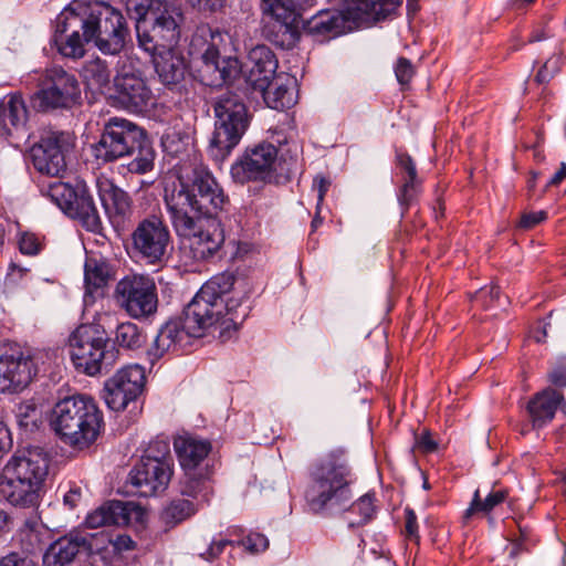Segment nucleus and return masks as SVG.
<instances>
[{
  "mask_svg": "<svg viewBox=\"0 0 566 566\" xmlns=\"http://www.w3.org/2000/svg\"><path fill=\"white\" fill-rule=\"evenodd\" d=\"M232 273H221L207 281L182 311V315L169 319L159 329L147 350L154 364L166 353L184 348L191 337H202L210 327L220 328L221 342L231 339L250 313L243 297H235Z\"/></svg>",
  "mask_w": 566,
  "mask_h": 566,
  "instance_id": "f257e3e1",
  "label": "nucleus"
},
{
  "mask_svg": "<svg viewBox=\"0 0 566 566\" xmlns=\"http://www.w3.org/2000/svg\"><path fill=\"white\" fill-rule=\"evenodd\" d=\"M179 185L165 191V205L176 233L190 243L193 258H213L224 242L217 214L230 203L212 172L199 165L178 178Z\"/></svg>",
  "mask_w": 566,
  "mask_h": 566,
  "instance_id": "f03ea898",
  "label": "nucleus"
},
{
  "mask_svg": "<svg viewBox=\"0 0 566 566\" xmlns=\"http://www.w3.org/2000/svg\"><path fill=\"white\" fill-rule=\"evenodd\" d=\"M356 481L347 450L343 447L332 449L308 469L305 500L310 510L323 515L344 510L357 514V520L348 521L349 528L368 524L376 515V494L368 492L352 502V488Z\"/></svg>",
  "mask_w": 566,
  "mask_h": 566,
  "instance_id": "7ed1b4c3",
  "label": "nucleus"
},
{
  "mask_svg": "<svg viewBox=\"0 0 566 566\" xmlns=\"http://www.w3.org/2000/svg\"><path fill=\"white\" fill-rule=\"evenodd\" d=\"M49 468L50 457L41 448L18 450L2 469L1 497L14 507L38 509L44 493Z\"/></svg>",
  "mask_w": 566,
  "mask_h": 566,
  "instance_id": "20e7f679",
  "label": "nucleus"
},
{
  "mask_svg": "<svg viewBox=\"0 0 566 566\" xmlns=\"http://www.w3.org/2000/svg\"><path fill=\"white\" fill-rule=\"evenodd\" d=\"M50 427L63 443L83 450L99 436L103 413L92 397L74 395L54 405Z\"/></svg>",
  "mask_w": 566,
  "mask_h": 566,
  "instance_id": "39448f33",
  "label": "nucleus"
},
{
  "mask_svg": "<svg viewBox=\"0 0 566 566\" xmlns=\"http://www.w3.org/2000/svg\"><path fill=\"white\" fill-rule=\"evenodd\" d=\"M69 354L77 373L90 377L108 374L118 359V348L101 324H81L69 336Z\"/></svg>",
  "mask_w": 566,
  "mask_h": 566,
  "instance_id": "423d86ee",
  "label": "nucleus"
},
{
  "mask_svg": "<svg viewBox=\"0 0 566 566\" xmlns=\"http://www.w3.org/2000/svg\"><path fill=\"white\" fill-rule=\"evenodd\" d=\"M222 42L221 32L210 28H200L191 40V75L205 86L221 87L239 72L237 57L221 55Z\"/></svg>",
  "mask_w": 566,
  "mask_h": 566,
  "instance_id": "0eeeda50",
  "label": "nucleus"
},
{
  "mask_svg": "<svg viewBox=\"0 0 566 566\" xmlns=\"http://www.w3.org/2000/svg\"><path fill=\"white\" fill-rule=\"evenodd\" d=\"M84 40L107 55H117L130 41V30L120 10L99 1L76 11Z\"/></svg>",
  "mask_w": 566,
  "mask_h": 566,
  "instance_id": "6e6552de",
  "label": "nucleus"
},
{
  "mask_svg": "<svg viewBox=\"0 0 566 566\" xmlns=\"http://www.w3.org/2000/svg\"><path fill=\"white\" fill-rule=\"evenodd\" d=\"M214 129L207 148L216 164L223 163L239 145L249 127L248 108L234 93L220 95L213 104Z\"/></svg>",
  "mask_w": 566,
  "mask_h": 566,
  "instance_id": "1a4fd4ad",
  "label": "nucleus"
},
{
  "mask_svg": "<svg viewBox=\"0 0 566 566\" xmlns=\"http://www.w3.org/2000/svg\"><path fill=\"white\" fill-rule=\"evenodd\" d=\"M41 193L55 203L69 218L76 220L86 231L104 235V226L87 185L61 180L41 187Z\"/></svg>",
  "mask_w": 566,
  "mask_h": 566,
  "instance_id": "9d476101",
  "label": "nucleus"
},
{
  "mask_svg": "<svg viewBox=\"0 0 566 566\" xmlns=\"http://www.w3.org/2000/svg\"><path fill=\"white\" fill-rule=\"evenodd\" d=\"M33 107L39 112L70 109L81 101V86L76 75L62 66L46 67L39 73Z\"/></svg>",
  "mask_w": 566,
  "mask_h": 566,
  "instance_id": "9b49d317",
  "label": "nucleus"
},
{
  "mask_svg": "<svg viewBox=\"0 0 566 566\" xmlns=\"http://www.w3.org/2000/svg\"><path fill=\"white\" fill-rule=\"evenodd\" d=\"M262 36L282 50L293 49L301 39L303 20L293 0H260Z\"/></svg>",
  "mask_w": 566,
  "mask_h": 566,
  "instance_id": "f8f14e48",
  "label": "nucleus"
},
{
  "mask_svg": "<svg viewBox=\"0 0 566 566\" xmlns=\"http://www.w3.org/2000/svg\"><path fill=\"white\" fill-rule=\"evenodd\" d=\"M145 384L144 367L137 364L125 366L105 381V403L114 411L127 410L130 419L135 421L143 410L142 394Z\"/></svg>",
  "mask_w": 566,
  "mask_h": 566,
  "instance_id": "ddd939ff",
  "label": "nucleus"
},
{
  "mask_svg": "<svg viewBox=\"0 0 566 566\" xmlns=\"http://www.w3.org/2000/svg\"><path fill=\"white\" fill-rule=\"evenodd\" d=\"M132 252L147 265L161 266L171 248L170 230L161 216L143 218L130 234Z\"/></svg>",
  "mask_w": 566,
  "mask_h": 566,
  "instance_id": "4468645a",
  "label": "nucleus"
},
{
  "mask_svg": "<svg viewBox=\"0 0 566 566\" xmlns=\"http://www.w3.org/2000/svg\"><path fill=\"white\" fill-rule=\"evenodd\" d=\"M115 296L120 307L136 319H145L157 312L158 294L154 279L147 275H126L116 284Z\"/></svg>",
  "mask_w": 566,
  "mask_h": 566,
  "instance_id": "2eb2a0df",
  "label": "nucleus"
},
{
  "mask_svg": "<svg viewBox=\"0 0 566 566\" xmlns=\"http://www.w3.org/2000/svg\"><path fill=\"white\" fill-rule=\"evenodd\" d=\"M277 148L268 142L248 146L231 165L232 179L241 185L271 182L274 177Z\"/></svg>",
  "mask_w": 566,
  "mask_h": 566,
  "instance_id": "dca6fc26",
  "label": "nucleus"
},
{
  "mask_svg": "<svg viewBox=\"0 0 566 566\" xmlns=\"http://www.w3.org/2000/svg\"><path fill=\"white\" fill-rule=\"evenodd\" d=\"M143 130V127L128 119L109 118L104 124L98 140L92 146L95 159L103 164L124 159Z\"/></svg>",
  "mask_w": 566,
  "mask_h": 566,
  "instance_id": "f3484780",
  "label": "nucleus"
},
{
  "mask_svg": "<svg viewBox=\"0 0 566 566\" xmlns=\"http://www.w3.org/2000/svg\"><path fill=\"white\" fill-rule=\"evenodd\" d=\"M74 146V138L70 133L50 130L32 145L30 157L40 174L60 177L66 170V155Z\"/></svg>",
  "mask_w": 566,
  "mask_h": 566,
  "instance_id": "a211bd4d",
  "label": "nucleus"
},
{
  "mask_svg": "<svg viewBox=\"0 0 566 566\" xmlns=\"http://www.w3.org/2000/svg\"><path fill=\"white\" fill-rule=\"evenodd\" d=\"M36 373L38 367L33 356L19 345H8L0 350V392H21Z\"/></svg>",
  "mask_w": 566,
  "mask_h": 566,
  "instance_id": "6ab92c4d",
  "label": "nucleus"
},
{
  "mask_svg": "<svg viewBox=\"0 0 566 566\" xmlns=\"http://www.w3.org/2000/svg\"><path fill=\"white\" fill-rule=\"evenodd\" d=\"M28 114L20 94H9L0 99V137L15 148H22L30 137Z\"/></svg>",
  "mask_w": 566,
  "mask_h": 566,
  "instance_id": "aec40b11",
  "label": "nucleus"
},
{
  "mask_svg": "<svg viewBox=\"0 0 566 566\" xmlns=\"http://www.w3.org/2000/svg\"><path fill=\"white\" fill-rule=\"evenodd\" d=\"M51 43L63 57L78 60L85 55L87 42L84 40L76 10L67 7L56 17Z\"/></svg>",
  "mask_w": 566,
  "mask_h": 566,
  "instance_id": "412c9836",
  "label": "nucleus"
},
{
  "mask_svg": "<svg viewBox=\"0 0 566 566\" xmlns=\"http://www.w3.org/2000/svg\"><path fill=\"white\" fill-rule=\"evenodd\" d=\"M113 98L118 106L135 114L146 113L154 104L150 88L135 73H120L114 77Z\"/></svg>",
  "mask_w": 566,
  "mask_h": 566,
  "instance_id": "4be33fe9",
  "label": "nucleus"
},
{
  "mask_svg": "<svg viewBox=\"0 0 566 566\" xmlns=\"http://www.w3.org/2000/svg\"><path fill=\"white\" fill-rule=\"evenodd\" d=\"M96 535L72 532L51 543L43 554V566H70L81 553L101 551L95 544Z\"/></svg>",
  "mask_w": 566,
  "mask_h": 566,
  "instance_id": "5701e85b",
  "label": "nucleus"
},
{
  "mask_svg": "<svg viewBox=\"0 0 566 566\" xmlns=\"http://www.w3.org/2000/svg\"><path fill=\"white\" fill-rule=\"evenodd\" d=\"M96 187L111 224L117 231L124 230L134 212L132 197L108 178H98Z\"/></svg>",
  "mask_w": 566,
  "mask_h": 566,
  "instance_id": "b1692460",
  "label": "nucleus"
},
{
  "mask_svg": "<svg viewBox=\"0 0 566 566\" xmlns=\"http://www.w3.org/2000/svg\"><path fill=\"white\" fill-rule=\"evenodd\" d=\"M172 475L174 467L137 461L129 472L128 481L135 494L149 497L164 493Z\"/></svg>",
  "mask_w": 566,
  "mask_h": 566,
  "instance_id": "393cba45",
  "label": "nucleus"
},
{
  "mask_svg": "<svg viewBox=\"0 0 566 566\" xmlns=\"http://www.w3.org/2000/svg\"><path fill=\"white\" fill-rule=\"evenodd\" d=\"M174 449L181 470L213 468L208 455L212 444L207 439L185 433L175 437Z\"/></svg>",
  "mask_w": 566,
  "mask_h": 566,
  "instance_id": "a878e982",
  "label": "nucleus"
},
{
  "mask_svg": "<svg viewBox=\"0 0 566 566\" xmlns=\"http://www.w3.org/2000/svg\"><path fill=\"white\" fill-rule=\"evenodd\" d=\"M213 476V468L182 470V475L178 483L180 495L197 502L201 507L209 504L214 493Z\"/></svg>",
  "mask_w": 566,
  "mask_h": 566,
  "instance_id": "bb28decb",
  "label": "nucleus"
},
{
  "mask_svg": "<svg viewBox=\"0 0 566 566\" xmlns=\"http://www.w3.org/2000/svg\"><path fill=\"white\" fill-rule=\"evenodd\" d=\"M304 32L317 41L342 35L349 29V17L339 10H322L303 21Z\"/></svg>",
  "mask_w": 566,
  "mask_h": 566,
  "instance_id": "cd10ccee",
  "label": "nucleus"
},
{
  "mask_svg": "<svg viewBox=\"0 0 566 566\" xmlns=\"http://www.w3.org/2000/svg\"><path fill=\"white\" fill-rule=\"evenodd\" d=\"M247 65L249 67L248 80L254 90L266 87L270 81L279 75L276 74L277 59L274 52L264 44L250 50Z\"/></svg>",
  "mask_w": 566,
  "mask_h": 566,
  "instance_id": "c85d7f7f",
  "label": "nucleus"
},
{
  "mask_svg": "<svg viewBox=\"0 0 566 566\" xmlns=\"http://www.w3.org/2000/svg\"><path fill=\"white\" fill-rule=\"evenodd\" d=\"M153 31L159 33L165 42L178 43L180 39L181 11L166 0H157L150 11Z\"/></svg>",
  "mask_w": 566,
  "mask_h": 566,
  "instance_id": "c756f323",
  "label": "nucleus"
},
{
  "mask_svg": "<svg viewBox=\"0 0 566 566\" xmlns=\"http://www.w3.org/2000/svg\"><path fill=\"white\" fill-rule=\"evenodd\" d=\"M563 401L564 395L553 387L536 392L526 405L533 428L539 429L551 422Z\"/></svg>",
  "mask_w": 566,
  "mask_h": 566,
  "instance_id": "7c9ffc66",
  "label": "nucleus"
},
{
  "mask_svg": "<svg viewBox=\"0 0 566 566\" xmlns=\"http://www.w3.org/2000/svg\"><path fill=\"white\" fill-rule=\"evenodd\" d=\"M296 81L287 74H279L264 88H258L262 93L265 104L276 111H284L295 105L297 99Z\"/></svg>",
  "mask_w": 566,
  "mask_h": 566,
  "instance_id": "2f4dec72",
  "label": "nucleus"
},
{
  "mask_svg": "<svg viewBox=\"0 0 566 566\" xmlns=\"http://www.w3.org/2000/svg\"><path fill=\"white\" fill-rule=\"evenodd\" d=\"M155 71L160 82L169 90H177L185 80L187 65L182 55L172 48L161 51L154 59Z\"/></svg>",
  "mask_w": 566,
  "mask_h": 566,
  "instance_id": "473e14b6",
  "label": "nucleus"
},
{
  "mask_svg": "<svg viewBox=\"0 0 566 566\" xmlns=\"http://www.w3.org/2000/svg\"><path fill=\"white\" fill-rule=\"evenodd\" d=\"M133 509L134 505L132 503L122 501L105 502L86 516L85 525L88 528H98L111 525H128Z\"/></svg>",
  "mask_w": 566,
  "mask_h": 566,
  "instance_id": "72a5a7b5",
  "label": "nucleus"
},
{
  "mask_svg": "<svg viewBox=\"0 0 566 566\" xmlns=\"http://www.w3.org/2000/svg\"><path fill=\"white\" fill-rule=\"evenodd\" d=\"M124 159L128 160L126 168L130 174L145 175L154 169L156 150L146 129L138 135L137 143L129 147Z\"/></svg>",
  "mask_w": 566,
  "mask_h": 566,
  "instance_id": "f704fd0d",
  "label": "nucleus"
},
{
  "mask_svg": "<svg viewBox=\"0 0 566 566\" xmlns=\"http://www.w3.org/2000/svg\"><path fill=\"white\" fill-rule=\"evenodd\" d=\"M347 3L353 19L380 21L395 12L402 0H347Z\"/></svg>",
  "mask_w": 566,
  "mask_h": 566,
  "instance_id": "c9c22d12",
  "label": "nucleus"
},
{
  "mask_svg": "<svg viewBox=\"0 0 566 566\" xmlns=\"http://www.w3.org/2000/svg\"><path fill=\"white\" fill-rule=\"evenodd\" d=\"M112 269L107 260L101 255H88L84 263V284L86 293L93 295L107 285L112 277Z\"/></svg>",
  "mask_w": 566,
  "mask_h": 566,
  "instance_id": "e433bc0d",
  "label": "nucleus"
},
{
  "mask_svg": "<svg viewBox=\"0 0 566 566\" xmlns=\"http://www.w3.org/2000/svg\"><path fill=\"white\" fill-rule=\"evenodd\" d=\"M200 507L186 496L175 497L164 507L160 518L166 526L174 527L193 516Z\"/></svg>",
  "mask_w": 566,
  "mask_h": 566,
  "instance_id": "4c0bfd02",
  "label": "nucleus"
},
{
  "mask_svg": "<svg viewBox=\"0 0 566 566\" xmlns=\"http://www.w3.org/2000/svg\"><path fill=\"white\" fill-rule=\"evenodd\" d=\"M146 334L132 322L119 324L115 329L114 338H111V344L118 348V353L120 349L132 352L138 350L146 344Z\"/></svg>",
  "mask_w": 566,
  "mask_h": 566,
  "instance_id": "58836bf2",
  "label": "nucleus"
},
{
  "mask_svg": "<svg viewBox=\"0 0 566 566\" xmlns=\"http://www.w3.org/2000/svg\"><path fill=\"white\" fill-rule=\"evenodd\" d=\"M135 31L138 48L149 53L153 59L159 52L175 45L174 43L165 42L158 32L153 31V27L148 28L146 25V22L135 23Z\"/></svg>",
  "mask_w": 566,
  "mask_h": 566,
  "instance_id": "ea45409f",
  "label": "nucleus"
},
{
  "mask_svg": "<svg viewBox=\"0 0 566 566\" xmlns=\"http://www.w3.org/2000/svg\"><path fill=\"white\" fill-rule=\"evenodd\" d=\"M507 495L509 491L502 489L490 492L484 500H481L480 492L479 490H476L473 494L469 507L464 511L463 520L469 521L473 516V514L478 512L489 514L497 505L502 504L506 500Z\"/></svg>",
  "mask_w": 566,
  "mask_h": 566,
  "instance_id": "a19ab883",
  "label": "nucleus"
},
{
  "mask_svg": "<svg viewBox=\"0 0 566 566\" xmlns=\"http://www.w3.org/2000/svg\"><path fill=\"white\" fill-rule=\"evenodd\" d=\"M138 462L175 467L169 442L158 437L151 440Z\"/></svg>",
  "mask_w": 566,
  "mask_h": 566,
  "instance_id": "79ce46f5",
  "label": "nucleus"
},
{
  "mask_svg": "<svg viewBox=\"0 0 566 566\" xmlns=\"http://www.w3.org/2000/svg\"><path fill=\"white\" fill-rule=\"evenodd\" d=\"M422 192V180H402L397 190V200L401 208V217L403 218L407 211L416 205Z\"/></svg>",
  "mask_w": 566,
  "mask_h": 566,
  "instance_id": "37998d69",
  "label": "nucleus"
},
{
  "mask_svg": "<svg viewBox=\"0 0 566 566\" xmlns=\"http://www.w3.org/2000/svg\"><path fill=\"white\" fill-rule=\"evenodd\" d=\"M83 73L85 80L97 87L106 86L109 83L111 70L106 61L99 57L88 61Z\"/></svg>",
  "mask_w": 566,
  "mask_h": 566,
  "instance_id": "c03bdc74",
  "label": "nucleus"
},
{
  "mask_svg": "<svg viewBox=\"0 0 566 566\" xmlns=\"http://www.w3.org/2000/svg\"><path fill=\"white\" fill-rule=\"evenodd\" d=\"M18 538L21 549L28 555L40 553L44 547L43 533L29 523L19 531Z\"/></svg>",
  "mask_w": 566,
  "mask_h": 566,
  "instance_id": "a18cd8bd",
  "label": "nucleus"
},
{
  "mask_svg": "<svg viewBox=\"0 0 566 566\" xmlns=\"http://www.w3.org/2000/svg\"><path fill=\"white\" fill-rule=\"evenodd\" d=\"M395 164L401 172V181L420 179L418 176L416 163L407 151L397 149L395 154Z\"/></svg>",
  "mask_w": 566,
  "mask_h": 566,
  "instance_id": "49530a36",
  "label": "nucleus"
},
{
  "mask_svg": "<svg viewBox=\"0 0 566 566\" xmlns=\"http://www.w3.org/2000/svg\"><path fill=\"white\" fill-rule=\"evenodd\" d=\"M44 241L33 232H22L19 238V250L22 254L34 256L44 249Z\"/></svg>",
  "mask_w": 566,
  "mask_h": 566,
  "instance_id": "de8ad7c7",
  "label": "nucleus"
},
{
  "mask_svg": "<svg viewBox=\"0 0 566 566\" xmlns=\"http://www.w3.org/2000/svg\"><path fill=\"white\" fill-rule=\"evenodd\" d=\"M17 419L20 427L27 430H33L38 428L40 412L35 405L21 403L18 408Z\"/></svg>",
  "mask_w": 566,
  "mask_h": 566,
  "instance_id": "09e8293b",
  "label": "nucleus"
},
{
  "mask_svg": "<svg viewBox=\"0 0 566 566\" xmlns=\"http://www.w3.org/2000/svg\"><path fill=\"white\" fill-rule=\"evenodd\" d=\"M501 290L499 285L483 286L472 295V301L481 304L483 308H490L500 303Z\"/></svg>",
  "mask_w": 566,
  "mask_h": 566,
  "instance_id": "8fccbe9b",
  "label": "nucleus"
},
{
  "mask_svg": "<svg viewBox=\"0 0 566 566\" xmlns=\"http://www.w3.org/2000/svg\"><path fill=\"white\" fill-rule=\"evenodd\" d=\"M394 70L397 82L400 84L402 91L407 90L416 74L413 64L409 59L399 56L396 61Z\"/></svg>",
  "mask_w": 566,
  "mask_h": 566,
  "instance_id": "3c124183",
  "label": "nucleus"
},
{
  "mask_svg": "<svg viewBox=\"0 0 566 566\" xmlns=\"http://www.w3.org/2000/svg\"><path fill=\"white\" fill-rule=\"evenodd\" d=\"M97 536V539H95V544H97L99 547L105 548V543L112 544L114 547V552H123V551H129L134 548V541L129 535L126 534H117L115 537L106 536L103 533L95 534Z\"/></svg>",
  "mask_w": 566,
  "mask_h": 566,
  "instance_id": "603ef678",
  "label": "nucleus"
},
{
  "mask_svg": "<svg viewBox=\"0 0 566 566\" xmlns=\"http://www.w3.org/2000/svg\"><path fill=\"white\" fill-rule=\"evenodd\" d=\"M563 64L562 55H552L535 75L538 84L548 83L559 71Z\"/></svg>",
  "mask_w": 566,
  "mask_h": 566,
  "instance_id": "864d4df0",
  "label": "nucleus"
},
{
  "mask_svg": "<svg viewBox=\"0 0 566 566\" xmlns=\"http://www.w3.org/2000/svg\"><path fill=\"white\" fill-rule=\"evenodd\" d=\"M238 546H244L251 553H261L269 547V539L261 533H251L244 539L237 541Z\"/></svg>",
  "mask_w": 566,
  "mask_h": 566,
  "instance_id": "5fc2aeb1",
  "label": "nucleus"
},
{
  "mask_svg": "<svg viewBox=\"0 0 566 566\" xmlns=\"http://www.w3.org/2000/svg\"><path fill=\"white\" fill-rule=\"evenodd\" d=\"M547 218L548 213L545 210L523 212L516 228L524 231L532 230L536 226L546 221Z\"/></svg>",
  "mask_w": 566,
  "mask_h": 566,
  "instance_id": "6e6d98bb",
  "label": "nucleus"
},
{
  "mask_svg": "<svg viewBox=\"0 0 566 566\" xmlns=\"http://www.w3.org/2000/svg\"><path fill=\"white\" fill-rule=\"evenodd\" d=\"M513 551L512 554H518L521 552H527L532 546L535 545V541L532 537V530L527 526L518 525V535L512 539Z\"/></svg>",
  "mask_w": 566,
  "mask_h": 566,
  "instance_id": "4d7b16f0",
  "label": "nucleus"
},
{
  "mask_svg": "<svg viewBox=\"0 0 566 566\" xmlns=\"http://www.w3.org/2000/svg\"><path fill=\"white\" fill-rule=\"evenodd\" d=\"M405 513V531L403 534L406 538L409 541H413L416 543H419L420 536H419V525L417 521L416 512L407 506L403 510Z\"/></svg>",
  "mask_w": 566,
  "mask_h": 566,
  "instance_id": "13d9d810",
  "label": "nucleus"
},
{
  "mask_svg": "<svg viewBox=\"0 0 566 566\" xmlns=\"http://www.w3.org/2000/svg\"><path fill=\"white\" fill-rule=\"evenodd\" d=\"M234 546L237 545V541H232V539H224V538H220V539H213L209 547L203 552V553H200V557L207 562H212L214 559H217L224 551V548L227 546Z\"/></svg>",
  "mask_w": 566,
  "mask_h": 566,
  "instance_id": "bf43d9fd",
  "label": "nucleus"
},
{
  "mask_svg": "<svg viewBox=\"0 0 566 566\" xmlns=\"http://www.w3.org/2000/svg\"><path fill=\"white\" fill-rule=\"evenodd\" d=\"M547 379L555 388L566 387V360L557 363L547 374Z\"/></svg>",
  "mask_w": 566,
  "mask_h": 566,
  "instance_id": "052dcab7",
  "label": "nucleus"
},
{
  "mask_svg": "<svg viewBox=\"0 0 566 566\" xmlns=\"http://www.w3.org/2000/svg\"><path fill=\"white\" fill-rule=\"evenodd\" d=\"M0 566H36V563L29 556L12 552L0 558Z\"/></svg>",
  "mask_w": 566,
  "mask_h": 566,
  "instance_id": "680f3d73",
  "label": "nucleus"
},
{
  "mask_svg": "<svg viewBox=\"0 0 566 566\" xmlns=\"http://www.w3.org/2000/svg\"><path fill=\"white\" fill-rule=\"evenodd\" d=\"M192 8L201 12H216L220 10L226 0H187Z\"/></svg>",
  "mask_w": 566,
  "mask_h": 566,
  "instance_id": "e2e57ef3",
  "label": "nucleus"
},
{
  "mask_svg": "<svg viewBox=\"0 0 566 566\" xmlns=\"http://www.w3.org/2000/svg\"><path fill=\"white\" fill-rule=\"evenodd\" d=\"M331 187V180L324 175H317L313 179V189L317 191V209L324 201V197Z\"/></svg>",
  "mask_w": 566,
  "mask_h": 566,
  "instance_id": "0e129e2a",
  "label": "nucleus"
},
{
  "mask_svg": "<svg viewBox=\"0 0 566 566\" xmlns=\"http://www.w3.org/2000/svg\"><path fill=\"white\" fill-rule=\"evenodd\" d=\"M417 447L424 453H432L437 450L438 444L430 432L424 431L417 438Z\"/></svg>",
  "mask_w": 566,
  "mask_h": 566,
  "instance_id": "69168bd1",
  "label": "nucleus"
},
{
  "mask_svg": "<svg viewBox=\"0 0 566 566\" xmlns=\"http://www.w3.org/2000/svg\"><path fill=\"white\" fill-rule=\"evenodd\" d=\"M82 499V490L77 485H72L69 491L63 495V503L69 509L73 510L77 506Z\"/></svg>",
  "mask_w": 566,
  "mask_h": 566,
  "instance_id": "338daca9",
  "label": "nucleus"
},
{
  "mask_svg": "<svg viewBox=\"0 0 566 566\" xmlns=\"http://www.w3.org/2000/svg\"><path fill=\"white\" fill-rule=\"evenodd\" d=\"M12 448V437L8 426L0 420V455Z\"/></svg>",
  "mask_w": 566,
  "mask_h": 566,
  "instance_id": "774afa93",
  "label": "nucleus"
}]
</instances>
